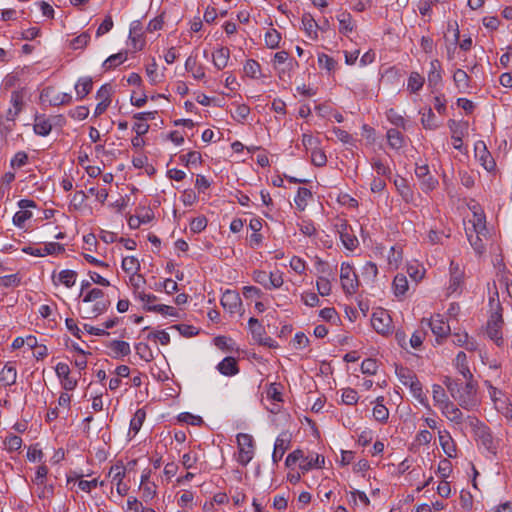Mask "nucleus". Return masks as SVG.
Here are the masks:
<instances>
[{
    "instance_id": "nucleus-1",
    "label": "nucleus",
    "mask_w": 512,
    "mask_h": 512,
    "mask_svg": "<svg viewBox=\"0 0 512 512\" xmlns=\"http://www.w3.org/2000/svg\"><path fill=\"white\" fill-rule=\"evenodd\" d=\"M490 305L493 306L496 304V311H494L487 322L486 333L488 337L497 345L501 346L503 344V336H502V325L503 318L501 313V305L497 300L495 301L494 297L489 299Z\"/></svg>"
},
{
    "instance_id": "nucleus-2",
    "label": "nucleus",
    "mask_w": 512,
    "mask_h": 512,
    "mask_svg": "<svg viewBox=\"0 0 512 512\" xmlns=\"http://www.w3.org/2000/svg\"><path fill=\"white\" fill-rule=\"evenodd\" d=\"M422 328L428 327L435 335L436 343L442 344L443 340L450 335V325L444 320L440 314L433 315L430 319L423 318L421 320Z\"/></svg>"
},
{
    "instance_id": "nucleus-3",
    "label": "nucleus",
    "mask_w": 512,
    "mask_h": 512,
    "mask_svg": "<svg viewBox=\"0 0 512 512\" xmlns=\"http://www.w3.org/2000/svg\"><path fill=\"white\" fill-rule=\"evenodd\" d=\"M468 420L470 425L475 428L476 437L484 448L491 453H495L496 446L490 429L476 417L468 416Z\"/></svg>"
},
{
    "instance_id": "nucleus-4",
    "label": "nucleus",
    "mask_w": 512,
    "mask_h": 512,
    "mask_svg": "<svg viewBox=\"0 0 512 512\" xmlns=\"http://www.w3.org/2000/svg\"><path fill=\"white\" fill-rule=\"evenodd\" d=\"M238 456L237 461L242 466H246L254 456V441L249 434L240 433L237 435Z\"/></svg>"
},
{
    "instance_id": "nucleus-5",
    "label": "nucleus",
    "mask_w": 512,
    "mask_h": 512,
    "mask_svg": "<svg viewBox=\"0 0 512 512\" xmlns=\"http://www.w3.org/2000/svg\"><path fill=\"white\" fill-rule=\"evenodd\" d=\"M340 280L346 294L352 295L356 293L359 281L353 267L349 263L343 262L341 264Z\"/></svg>"
},
{
    "instance_id": "nucleus-6",
    "label": "nucleus",
    "mask_w": 512,
    "mask_h": 512,
    "mask_svg": "<svg viewBox=\"0 0 512 512\" xmlns=\"http://www.w3.org/2000/svg\"><path fill=\"white\" fill-rule=\"evenodd\" d=\"M371 325L381 335H388L392 332V319L388 312L383 309H379L372 314Z\"/></svg>"
},
{
    "instance_id": "nucleus-7",
    "label": "nucleus",
    "mask_w": 512,
    "mask_h": 512,
    "mask_svg": "<svg viewBox=\"0 0 512 512\" xmlns=\"http://www.w3.org/2000/svg\"><path fill=\"white\" fill-rule=\"evenodd\" d=\"M336 227L343 246L350 251L356 249L359 241L352 228L345 221H340Z\"/></svg>"
},
{
    "instance_id": "nucleus-8",
    "label": "nucleus",
    "mask_w": 512,
    "mask_h": 512,
    "mask_svg": "<svg viewBox=\"0 0 512 512\" xmlns=\"http://www.w3.org/2000/svg\"><path fill=\"white\" fill-rule=\"evenodd\" d=\"M55 372L61 381L62 388L65 391H72L77 386V380L70 376V368L66 363H58Z\"/></svg>"
},
{
    "instance_id": "nucleus-9",
    "label": "nucleus",
    "mask_w": 512,
    "mask_h": 512,
    "mask_svg": "<svg viewBox=\"0 0 512 512\" xmlns=\"http://www.w3.org/2000/svg\"><path fill=\"white\" fill-rule=\"evenodd\" d=\"M465 385H462V391L460 394V397H463L465 401L468 402V405H460L465 410H473L476 406V391H477V383L473 381L472 379H466Z\"/></svg>"
},
{
    "instance_id": "nucleus-10",
    "label": "nucleus",
    "mask_w": 512,
    "mask_h": 512,
    "mask_svg": "<svg viewBox=\"0 0 512 512\" xmlns=\"http://www.w3.org/2000/svg\"><path fill=\"white\" fill-rule=\"evenodd\" d=\"M448 126L451 130V139L453 147L456 150H461L463 146V137L467 132V124L456 122L455 120H450L448 122Z\"/></svg>"
},
{
    "instance_id": "nucleus-11",
    "label": "nucleus",
    "mask_w": 512,
    "mask_h": 512,
    "mask_svg": "<svg viewBox=\"0 0 512 512\" xmlns=\"http://www.w3.org/2000/svg\"><path fill=\"white\" fill-rule=\"evenodd\" d=\"M248 326L253 338L259 344L271 346L270 342L272 339L270 337H265V328L258 319L251 317L248 321Z\"/></svg>"
},
{
    "instance_id": "nucleus-12",
    "label": "nucleus",
    "mask_w": 512,
    "mask_h": 512,
    "mask_svg": "<svg viewBox=\"0 0 512 512\" xmlns=\"http://www.w3.org/2000/svg\"><path fill=\"white\" fill-rule=\"evenodd\" d=\"M241 304V298L236 291L226 290L221 297V305L230 313L237 312Z\"/></svg>"
},
{
    "instance_id": "nucleus-13",
    "label": "nucleus",
    "mask_w": 512,
    "mask_h": 512,
    "mask_svg": "<svg viewBox=\"0 0 512 512\" xmlns=\"http://www.w3.org/2000/svg\"><path fill=\"white\" fill-rule=\"evenodd\" d=\"M290 446V436L287 433H281L275 440L272 460L278 463Z\"/></svg>"
},
{
    "instance_id": "nucleus-14",
    "label": "nucleus",
    "mask_w": 512,
    "mask_h": 512,
    "mask_svg": "<svg viewBox=\"0 0 512 512\" xmlns=\"http://www.w3.org/2000/svg\"><path fill=\"white\" fill-rule=\"evenodd\" d=\"M24 75H25L24 69L9 73L2 81V88L4 90H9V89L23 90L22 84H24L25 79H22V77Z\"/></svg>"
},
{
    "instance_id": "nucleus-15",
    "label": "nucleus",
    "mask_w": 512,
    "mask_h": 512,
    "mask_svg": "<svg viewBox=\"0 0 512 512\" xmlns=\"http://www.w3.org/2000/svg\"><path fill=\"white\" fill-rule=\"evenodd\" d=\"M450 284L449 290L454 293L456 292L462 285L464 279V272L460 269L459 264L451 261L450 262Z\"/></svg>"
},
{
    "instance_id": "nucleus-16",
    "label": "nucleus",
    "mask_w": 512,
    "mask_h": 512,
    "mask_svg": "<svg viewBox=\"0 0 512 512\" xmlns=\"http://www.w3.org/2000/svg\"><path fill=\"white\" fill-rule=\"evenodd\" d=\"M439 409L449 421L455 424H461L463 422V413L453 402H445V405H441Z\"/></svg>"
},
{
    "instance_id": "nucleus-17",
    "label": "nucleus",
    "mask_w": 512,
    "mask_h": 512,
    "mask_svg": "<svg viewBox=\"0 0 512 512\" xmlns=\"http://www.w3.org/2000/svg\"><path fill=\"white\" fill-rule=\"evenodd\" d=\"M394 185L401 198L406 203H412L414 201V192L411 189L408 181L403 177H397L394 179Z\"/></svg>"
},
{
    "instance_id": "nucleus-18",
    "label": "nucleus",
    "mask_w": 512,
    "mask_h": 512,
    "mask_svg": "<svg viewBox=\"0 0 512 512\" xmlns=\"http://www.w3.org/2000/svg\"><path fill=\"white\" fill-rule=\"evenodd\" d=\"M444 384L450 392L451 396L458 401L459 405H468V402L465 401L463 397H460L462 391L463 383L459 380L452 379L450 377H446L444 380Z\"/></svg>"
},
{
    "instance_id": "nucleus-19",
    "label": "nucleus",
    "mask_w": 512,
    "mask_h": 512,
    "mask_svg": "<svg viewBox=\"0 0 512 512\" xmlns=\"http://www.w3.org/2000/svg\"><path fill=\"white\" fill-rule=\"evenodd\" d=\"M94 305L85 311V315L83 318L85 319H93L98 317L99 315L105 313L110 307V300L106 297L97 301H94Z\"/></svg>"
},
{
    "instance_id": "nucleus-20",
    "label": "nucleus",
    "mask_w": 512,
    "mask_h": 512,
    "mask_svg": "<svg viewBox=\"0 0 512 512\" xmlns=\"http://www.w3.org/2000/svg\"><path fill=\"white\" fill-rule=\"evenodd\" d=\"M75 92L77 100L84 99L93 88V79L90 76L80 77L75 84Z\"/></svg>"
},
{
    "instance_id": "nucleus-21",
    "label": "nucleus",
    "mask_w": 512,
    "mask_h": 512,
    "mask_svg": "<svg viewBox=\"0 0 512 512\" xmlns=\"http://www.w3.org/2000/svg\"><path fill=\"white\" fill-rule=\"evenodd\" d=\"M469 223L473 226V232L478 234H487L486 217L480 208L476 209V207H474L473 218Z\"/></svg>"
},
{
    "instance_id": "nucleus-22",
    "label": "nucleus",
    "mask_w": 512,
    "mask_h": 512,
    "mask_svg": "<svg viewBox=\"0 0 512 512\" xmlns=\"http://www.w3.org/2000/svg\"><path fill=\"white\" fill-rule=\"evenodd\" d=\"M217 369L222 375L225 376H234L239 372L237 361L234 357L231 356L225 357L217 365Z\"/></svg>"
},
{
    "instance_id": "nucleus-23",
    "label": "nucleus",
    "mask_w": 512,
    "mask_h": 512,
    "mask_svg": "<svg viewBox=\"0 0 512 512\" xmlns=\"http://www.w3.org/2000/svg\"><path fill=\"white\" fill-rule=\"evenodd\" d=\"M16 380L17 370L15 365L11 362L6 363L0 372V382L6 386H11L16 383Z\"/></svg>"
},
{
    "instance_id": "nucleus-24",
    "label": "nucleus",
    "mask_w": 512,
    "mask_h": 512,
    "mask_svg": "<svg viewBox=\"0 0 512 512\" xmlns=\"http://www.w3.org/2000/svg\"><path fill=\"white\" fill-rule=\"evenodd\" d=\"M34 132L39 136H47L52 130V124L45 115H37L33 125Z\"/></svg>"
},
{
    "instance_id": "nucleus-25",
    "label": "nucleus",
    "mask_w": 512,
    "mask_h": 512,
    "mask_svg": "<svg viewBox=\"0 0 512 512\" xmlns=\"http://www.w3.org/2000/svg\"><path fill=\"white\" fill-rule=\"evenodd\" d=\"M324 462V456L320 454H311L303 458V461L300 462L299 467L302 471H309L313 468H321Z\"/></svg>"
},
{
    "instance_id": "nucleus-26",
    "label": "nucleus",
    "mask_w": 512,
    "mask_h": 512,
    "mask_svg": "<svg viewBox=\"0 0 512 512\" xmlns=\"http://www.w3.org/2000/svg\"><path fill=\"white\" fill-rule=\"evenodd\" d=\"M302 24L308 37L317 39L318 24L310 13H304L302 16Z\"/></svg>"
},
{
    "instance_id": "nucleus-27",
    "label": "nucleus",
    "mask_w": 512,
    "mask_h": 512,
    "mask_svg": "<svg viewBox=\"0 0 512 512\" xmlns=\"http://www.w3.org/2000/svg\"><path fill=\"white\" fill-rule=\"evenodd\" d=\"M339 21V32L342 34H349L355 28V23L349 12H342L337 16Z\"/></svg>"
},
{
    "instance_id": "nucleus-28",
    "label": "nucleus",
    "mask_w": 512,
    "mask_h": 512,
    "mask_svg": "<svg viewBox=\"0 0 512 512\" xmlns=\"http://www.w3.org/2000/svg\"><path fill=\"white\" fill-rule=\"evenodd\" d=\"M386 136L392 149L399 150L405 145L404 135L397 129H389Z\"/></svg>"
},
{
    "instance_id": "nucleus-29",
    "label": "nucleus",
    "mask_w": 512,
    "mask_h": 512,
    "mask_svg": "<svg viewBox=\"0 0 512 512\" xmlns=\"http://www.w3.org/2000/svg\"><path fill=\"white\" fill-rule=\"evenodd\" d=\"M383 400H384L383 397H378L376 399V405L373 408V417L378 422L386 423L389 418V410L382 403Z\"/></svg>"
},
{
    "instance_id": "nucleus-30",
    "label": "nucleus",
    "mask_w": 512,
    "mask_h": 512,
    "mask_svg": "<svg viewBox=\"0 0 512 512\" xmlns=\"http://www.w3.org/2000/svg\"><path fill=\"white\" fill-rule=\"evenodd\" d=\"M145 419V410L143 408L137 409L130 421L129 433H133V436H135L140 431Z\"/></svg>"
},
{
    "instance_id": "nucleus-31",
    "label": "nucleus",
    "mask_w": 512,
    "mask_h": 512,
    "mask_svg": "<svg viewBox=\"0 0 512 512\" xmlns=\"http://www.w3.org/2000/svg\"><path fill=\"white\" fill-rule=\"evenodd\" d=\"M407 387L410 389L412 396L416 400H418L420 404H422L425 407H428V399L423 392L422 384L420 383L418 378L411 382Z\"/></svg>"
},
{
    "instance_id": "nucleus-32",
    "label": "nucleus",
    "mask_w": 512,
    "mask_h": 512,
    "mask_svg": "<svg viewBox=\"0 0 512 512\" xmlns=\"http://www.w3.org/2000/svg\"><path fill=\"white\" fill-rule=\"evenodd\" d=\"M456 368L458 372L465 378V379H472L473 375L468 367L467 364V356L463 351H460L456 356Z\"/></svg>"
},
{
    "instance_id": "nucleus-33",
    "label": "nucleus",
    "mask_w": 512,
    "mask_h": 512,
    "mask_svg": "<svg viewBox=\"0 0 512 512\" xmlns=\"http://www.w3.org/2000/svg\"><path fill=\"white\" fill-rule=\"evenodd\" d=\"M482 146V150L476 157H478L479 161L481 162V165L487 170L492 171L495 169L496 164L492 156L490 155L489 151L486 148V145L484 142L480 143Z\"/></svg>"
},
{
    "instance_id": "nucleus-34",
    "label": "nucleus",
    "mask_w": 512,
    "mask_h": 512,
    "mask_svg": "<svg viewBox=\"0 0 512 512\" xmlns=\"http://www.w3.org/2000/svg\"><path fill=\"white\" fill-rule=\"evenodd\" d=\"M424 83L425 78L421 74L412 72L407 81V90L410 93H417L422 89Z\"/></svg>"
},
{
    "instance_id": "nucleus-35",
    "label": "nucleus",
    "mask_w": 512,
    "mask_h": 512,
    "mask_svg": "<svg viewBox=\"0 0 512 512\" xmlns=\"http://www.w3.org/2000/svg\"><path fill=\"white\" fill-rule=\"evenodd\" d=\"M108 347L113 351L115 357L127 356L131 353V348L128 342L122 340H113L109 343Z\"/></svg>"
},
{
    "instance_id": "nucleus-36",
    "label": "nucleus",
    "mask_w": 512,
    "mask_h": 512,
    "mask_svg": "<svg viewBox=\"0 0 512 512\" xmlns=\"http://www.w3.org/2000/svg\"><path fill=\"white\" fill-rule=\"evenodd\" d=\"M395 372L399 381L406 387L417 379L416 374L407 367L397 366Z\"/></svg>"
},
{
    "instance_id": "nucleus-37",
    "label": "nucleus",
    "mask_w": 512,
    "mask_h": 512,
    "mask_svg": "<svg viewBox=\"0 0 512 512\" xmlns=\"http://www.w3.org/2000/svg\"><path fill=\"white\" fill-rule=\"evenodd\" d=\"M311 197H312V193L309 189L304 188V187L298 188L297 194L294 198L296 207L300 211H303L306 208L307 202Z\"/></svg>"
},
{
    "instance_id": "nucleus-38",
    "label": "nucleus",
    "mask_w": 512,
    "mask_h": 512,
    "mask_svg": "<svg viewBox=\"0 0 512 512\" xmlns=\"http://www.w3.org/2000/svg\"><path fill=\"white\" fill-rule=\"evenodd\" d=\"M126 469L122 463H116L115 465H112L108 477L111 479V482L113 484H117L120 482H123V479L125 477Z\"/></svg>"
},
{
    "instance_id": "nucleus-39",
    "label": "nucleus",
    "mask_w": 512,
    "mask_h": 512,
    "mask_svg": "<svg viewBox=\"0 0 512 512\" xmlns=\"http://www.w3.org/2000/svg\"><path fill=\"white\" fill-rule=\"evenodd\" d=\"M420 113L422 115L421 123L424 128L432 130L438 127L435 114L433 113L431 108L423 109V111H421Z\"/></svg>"
},
{
    "instance_id": "nucleus-40",
    "label": "nucleus",
    "mask_w": 512,
    "mask_h": 512,
    "mask_svg": "<svg viewBox=\"0 0 512 512\" xmlns=\"http://www.w3.org/2000/svg\"><path fill=\"white\" fill-rule=\"evenodd\" d=\"M432 397L435 402V405L438 406V408H440L441 405H445V402L450 401L447 397L444 388L439 384H434L432 386Z\"/></svg>"
},
{
    "instance_id": "nucleus-41",
    "label": "nucleus",
    "mask_w": 512,
    "mask_h": 512,
    "mask_svg": "<svg viewBox=\"0 0 512 512\" xmlns=\"http://www.w3.org/2000/svg\"><path fill=\"white\" fill-rule=\"evenodd\" d=\"M164 69V66L162 69H159V66H146V73L151 84L155 85L163 81Z\"/></svg>"
},
{
    "instance_id": "nucleus-42",
    "label": "nucleus",
    "mask_w": 512,
    "mask_h": 512,
    "mask_svg": "<svg viewBox=\"0 0 512 512\" xmlns=\"http://www.w3.org/2000/svg\"><path fill=\"white\" fill-rule=\"evenodd\" d=\"M371 166L373 170L379 175V176H388L391 174V169L388 166V164L383 161L380 157H373L371 159Z\"/></svg>"
},
{
    "instance_id": "nucleus-43",
    "label": "nucleus",
    "mask_w": 512,
    "mask_h": 512,
    "mask_svg": "<svg viewBox=\"0 0 512 512\" xmlns=\"http://www.w3.org/2000/svg\"><path fill=\"white\" fill-rule=\"evenodd\" d=\"M439 441H440V445H441L444 453L449 458L456 457V446L449 435H447V436L440 435Z\"/></svg>"
},
{
    "instance_id": "nucleus-44",
    "label": "nucleus",
    "mask_w": 512,
    "mask_h": 512,
    "mask_svg": "<svg viewBox=\"0 0 512 512\" xmlns=\"http://www.w3.org/2000/svg\"><path fill=\"white\" fill-rule=\"evenodd\" d=\"M453 78H454L456 86L458 87V89L461 92H464L468 89L469 77H468L466 71H464L462 69H457L453 74Z\"/></svg>"
},
{
    "instance_id": "nucleus-45",
    "label": "nucleus",
    "mask_w": 512,
    "mask_h": 512,
    "mask_svg": "<svg viewBox=\"0 0 512 512\" xmlns=\"http://www.w3.org/2000/svg\"><path fill=\"white\" fill-rule=\"evenodd\" d=\"M36 494L40 499L50 500L54 495V485L48 484L47 481H43V484H35Z\"/></svg>"
},
{
    "instance_id": "nucleus-46",
    "label": "nucleus",
    "mask_w": 512,
    "mask_h": 512,
    "mask_svg": "<svg viewBox=\"0 0 512 512\" xmlns=\"http://www.w3.org/2000/svg\"><path fill=\"white\" fill-rule=\"evenodd\" d=\"M136 354L145 362H150L154 359L153 352L149 345L144 342H139L135 344Z\"/></svg>"
},
{
    "instance_id": "nucleus-47",
    "label": "nucleus",
    "mask_w": 512,
    "mask_h": 512,
    "mask_svg": "<svg viewBox=\"0 0 512 512\" xmlns=\"http://www.w3.org/2000/svg\"><path fill=\"white\" fill-rule=\"evenodd\" d=\"M394 292L396 296L404 295L408 290V280L403 274H397L393 280Z\"/></svg>"
},
{
    "instance_id": "nucleus-48",
    "label": "nucleus",
    "mask_w": 512,
    "mask_h": 512,
    "mask_svg": "<svg viewBox=\"0 0 512 512\" xmlns=\"http://www.w3.org/2000/svg\"><path fill=\"white\" fill-rule=\"evenodd\" d=\"M485 235L486 234H478V233H475V235H473L472 233L468 232V241H469L470 245L472 246V248L474 249V251L479 255L485 251V245L481 238L482 236H485Z\"/></svg>"
},
{
    "instance_id": "nucleus-49",
    "label": "nucleus",
    "mask_w": 512,
    "mask_h": 512,
    "mask_svg": "<svg viewBox=\"0 0 512 512\" xmlns=\"http://www.w3.org/2000/svg\"><path fill=\"white\" fill-rule=\"evenodd\" d=\"M58 278H59L60 283L65 285L67 288H70L76 282L77 273L74 270H69V269L62 270L59 273Z\"/></svg>"
},
{
    "instance_id": "nucleus-50",
    "label": "nucleus",
    "mask_w": 512,
    "mask_h": 512,
    "mask_svg": "<svg viewBox=\"0 0 512 512\" xmlns=\"http://www.w3.org/2000/svg\"><path fill=\"white\" fill-rule=\"evenodd\" d=\"M121 266L126 273H136L140 269L139 261L133 256L124 257Z\"/></svg>"
},
{
    "instance_id": "nucleus-51",
    "label": "nucleus",
    "mask_w": 512,
    "mask_h": 512,
    "mask_svg": "<svg viewBox=\"0 0 512 512\" xmlns=\"http://www.w3.org/2000/svg\"><path fill=\"white\" fill-rule=\"evenodd\" d=\"M22 443H23L22 438L17 435H14V434L8 435L4 441L6 449L9 452H14V451L20 450L22 447Z\"/></svg>"
},
{
    "instance_id": "nucleus-52",
    "label": "nucleus",
    "mask_w": 512,
    "mask_h": 512,
    "mask_svg": "<svg viewBox=\"0 0 512 512\" xmlns=\"http://www.w3.org/2000/svg\"><path fill=\"white\" fill-rule=\"evenodd\" d=\"M72 95L69 93L58 92L50 98V104L52 106L67 105L72 103Z\"/></svg>"
},
{
    "instance_id": "nucleus-53",
    "label": "nucleus",
    "mask_w": 512,
    "mask_h": 512,
    "mask_svg": "<svg viewBox=\"0 0 512 512\" xmlns=\"http://www.w3.org/2000/svg\"><path fill=\"white\" fill-rule=\"evenodd\" d=\"M147 310L148 311L157 312V313H160L162 315L172 316V317H176L178 315V312H177V310L174 307L168 306V305H164V304L147 306Z\"/></svg>"
},
{
    "instance_id": "nucleus-54",
    "label": "nucleus",
    "mask_w": 512,
    "mask_h": 512,
    "mask_svg": "<svg viewBox=\"0 0 512 512\" xmlns=\"http://www.w3.org/2000/svg\"><path fill=\"white\" fill-rule=\"evenodd\" d=\"M280 40L281 35L276 29L271 28L265 33V43L270 48L277 47Z\"/></svg>"
},
{
    "instance_id": "nucleus-55",
    "label": "nucleus",
    "mask_w": 512,
    "mask_h": 512,
    "mask_svg": "<svg viewBox=\"0 0 512 512\" xmlns=\"http://www.w3.org/2000/svg\"><path fill=\"white\" fill-rule=\"evenodd\" d=\"M311 162L317 167L325 166L327 163V157L325 152L320 148L311 151Z\"/></svg>"
},
{
    "instance_id": "nucleus-56",
    "label": "nucleus",
    "mask_w": 512,
    "mask_h": 512,
    "mask_svg": "<svg viewBox=\"0 0 512 512\" xmlns=\"http://www.w3.org/2000/svg\"><path fill=\"white\" fill-rule=\"evenodd\" d=\"M284 283L282 272L275 271L270 272L268 275V288L267 289H277L280 288Z\"/></svg>"
},
{
    "instance_id": "nucleus-57",
    "label": "nucleus",
    "mask_w": 512,
    "mask_h": 512,
    "mask_svg": "<svg viewBox=\"0 0 512 512\" xmlns=\"http://www.w3.org/2000/svg\"><path fill=\"white\" fill-rule=\"evenodd\" d=\"M358 393L352 388L342 390V402L346 405H355L358 402Z\"/></svg>"
},
{
    "instance_id": "nucleus-58",
    "label": "nucleus",
    "mask_w": 512,
    "mask_h": 512,
    "mask_svg": "<svg viewBox=\"0 0 512 512\" xmlns=\"http://www.w3.org/2000/svg\"><path fill=\"white\" fill-rule=\"evenodd\" d=\"M32 217V212L28 210L17 211L13 216V224L18 228H22L27 220Z\"/></svg>"
},
{
    "instance_id": "nucleus-59",
    "label": "nucleus",
    "mask_w": 512,
    "mask_h": 512,
    "mask_svg": "<svg viewBox=\"0 0 512 512\" xmlns=\"http://www.w3.org/2000/svg\"><path fill=\"white\" fill-rule=\"evenodd\" d=\"M386 116L391 124L395 125L396 127H401L405 129V119L403 118V116L398 114L394 109H389L386 113Z\"/></svg>"
},
{
    "instance_id": "nucleus-60",
    "label": "nucleus",
    "mask_w": 512,
    "mask_h": 512,
    "mask_svg": "<svg viewBox=\"0 0 512 512\" xmlns=\"http://www.w3.org/2000/svg\"><path fill=\"white\" fill-rule=\"evenodd\" d=\"M378 370V364L375 359H365L361 364V372L363 374L375 375Z\"/></svg>"
},
{
    "instance_id": "nucleus-61",
    "label": "nucleus",
    "mask_w": 512,
    "mask_h": 512,
    "mask_svg": "<svg viewBox=\"0 0 512 512\" xmlns=\"http://www.w3.org/2000/svg\"><path fill=\"white\" fill-rule=\"evenodd\" d=\"M28 163V155L24 151L17 152L10 161L12 168H21Z\"/></svg>"
},
{
    "instance_id": "nucleus-62",
    "label": "nucleus",
    "mask_w": 512,
    "mask_h": 512,
    "mask_svg": "<svg viewBox=\"0 0 512 512\" xmlns=\"http://www.w3.org/2000/svg\"><path fill=\"white\" fill-rule=\"evenodd\" d=\"M437 472L443 480L449 478L450 474L452 473L451 462L448 459H442L439 462Z\"/></svg>"
},
{
    "instance_id": "nucleus-63",
    "label": "nucleus",
    "mask_w": 512,
    "mask_h": 512,
    "mask_svg": "<svg viewBox=\"0 0 512 512\" xmlns=\"http://www.w3.org/2000/svg\"><path fill=\"white\" fill-rule=\"evenodd\" d=\"M317 291L321 296H328L331 293V283L325 277H319L316 282Z\"/></svg>"
},
{
    "instance_id": "nucleus-64",
    "label": "nucleus",
    "mask_w": 512,
    "mask_h": 512,
    "mask_svg": "<svg viewBox=\"0 0 512 512\" xmlns=\"http://www.w3.org/2000/svg\"><path fill=\"white\" fill-rule=\"evenodd\" d=\"M69 117L75 120H84L89 115V108L86 106H77L68 112Z\"/></svg>"
}]
</instances>
